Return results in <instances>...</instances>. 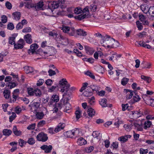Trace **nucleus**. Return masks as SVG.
<instances>
[{"instance_id":"f257e3e1","label":"nucleus","mask_w":154,"mask_h":154,"mask_svg":"<svg viewBox=\"0 0 154 154\" xmlns=\"http://www.w3.org/2000/svg\"><path fill=\"white\" fill-rule=\"evenodd\" d=\"M59 87L61 88L60 91L63 92L62 95L63 98L64 99L65 96H68L66 100H69L71 95V93L69 92V87L70 85L68 83L66 79H63L59 82Z\"/></svg>"},{"instance_id":"f03ea898","label":"nucleus","mask_w":154,"mask_h":154,"mask_svg":"<svg viewBox=\"0 0 154 154\" xmlns=\"http://www.w3.org/2000/svg\"><path fill=\"white\" fill-rule=\"evenodd\" d=\"M65 96L64 99L63 98L61 100L60 102L57 104L53 109V113H57V112H58V114L57 115V117H55L56 118L60 116H61V113L60 110L63 106V104L65 102Z\"/></svg>"},{"instance_id":"7ed1b4c3","label":"nucleus","mask_w":154,"mask_h":154,"mask_svg":"<svg viewBox=\"0 0 154 154\" xmlns=\"http://www.w3.org/2000/svg\"><path fill=\"white\" fill-rule=\"evenodd\" d=\"M82 13H83V14L76 16L75 17V18L79 20H81L84 19L88 18L89 13L88 7H86L83 10L82 9Z\"/></svg>"},{"instance_id":"20e7f679","label":"nucleus","mask_w":154,"mask_h":154,"mask_svg":"<svg viewBox=\"0 0 154 154\" xmlns=\"http://www.w3.org/2000/svg\"><path fill=\"white\" fill-rule=\"evenodd\" d=\"M36 139L38 141L45 142L48 140V137L46 134L43 132H41L37 135Z\"/></svg>"},{"instance_id":"39448f33","label":"nucleus","mask_w":154,"mask_h":154,"mask_svg":"<svg viewBox=\"0 0 154 154\" xmlns=\"http://www.w3.org/2000/svg\"><path fill=\"white\" fill-rule=\"evenodd\" d=\"M25 44V41L23 39H20L17 43L14 44V48L16 49H21L23 48Z\"/></svg>"},{"instance_id":"423d86ee","label":"nucleus","mask_w":154,"mask_h":154,"mask_svg":"<svg viewBox=\"0 0 154 154\" xmlns=\"http://www.w3.org/2000/svg\"><path fill=\"white\" fill-rule=\"evenodd\" d=\"M130 114L131 115L133 118L135 119H137L141 116V115H143V112H141L140 110H139V112L137 111H132L130 112Z\"/></svg>"},{"instance_id":"0eeeda50","label":"nucleus","mask_w":154,"mask_h":154,"mask_svg":"<svg viewBox=\"0 0 154 154\" xmlns=\"http://www.w3.org/2000/svg\"><path fill=\"white\" fill-rule=\"evenodd\" d=\"M32 107H31L30 110L32 111L35 113L37 112V110L39 108L40 105V103L39 102H34L32 104Z\"/></svg>"},{"instance_id":"6e6552de","label":"nucleus","mask_w":154,"mask_h":154,"mask_svg":"<svg viewBox=\"0 0 154 154\" xmlns=\"http://www.w3.org/2000/svg\"><path fill=\"white\" fill-rule=\"evenodd\" d=\"M40 148L42 149L45 150V152L49 153L51 152L52 149V146L51 145L49 146L47 145H44L41 146Z\"/></svg>"},{"instance_id":"1a4fd4ad","label":"nucleus","mask_w":154,"mask_h":154,"mask_svg":"<svg viewBox=\"0 0 154 154\" xmlns=\"http://www.w3.org/2000/svg\"><path fill=\"white\" fill-rule=\"evenodd\" d=\"M85 49L86 51V52L87 54H90L92 55L95 51V50L94 48L90 46L85 45L84 46Z\"/></svg>"},{"instance_id":"9d476101","label":"nucleus","mask_w":154,"mask_h":154,"mask_svg":"<svg viewBox=\"0 0 154 154\" xmlns=\"http://www.w3.org/2000/svg\"><path fill=\"white\" fill-rule=\"evenodd\" d=\"M38 48V46L36 44H32L30 46V49L29 50V53L31 52L32 54H33L36 53V51L35 50Z\"/></svg>"},{"instance_id":"9b49d317","label":"nucleus","mask_w":154,"mask_h":154,"mask_svg":"<svg viewBox=\"0 0 154 154\" xmlns=\"http://www.w3.org/2000/svg\"><path fill=\"white\" fill-rule=\"evenodd\" d=\"M67 96V97L65 96V99H66V101L65 103H64L63 104L64 108V110L63 111L64 112H67V111L70 109L71 107L70 104L68 102V101L69 100H66L67 97H68V96Z\"/></svg>"},{"instance_id":"f8f14e48","label":"nucleus","mask_w":154,"mask_h":154,"mask_svg":"<svg viewBox=\"0 0 154 154\" xmlns=\"http://www.w3.org/2000/svg\"><path fill=\"white\" fill-rule=\"evenodd\" d=\"M88 87L89 89H92V92L95 91L97 92L100 90V88L99 86L96 85H91Z\"/></svg>"},{"instance_id":"ddd939ff","label":"nucleus","mask_w":154,"mask_h":154,"mask_svg":"<svg viewBox=\"0 0 154 154\" xmlns=\"http://www.w3.org/2000/svg\"><path fill=\"white\" fill-rule=\"evenodd\" d=\"M61 1H53L51 3L50 7H51L52 8L55 9L57 8L59 6V4H60Z\"/></svg>"},{"instance_id":"4468645a","label":"nucleus","mask_w":154,"mask_h":154,"mask_svg":"<svg viewBox=\"0 0 154 154\" xmlns=\"http://www.w3.org/2000/svg\"><path fill=\"white\" fill-rule=\"evenodd\" d=\"M78 132L77 131H74L73 130L66 132L65 135L68 137H72L74 135H76V134Z\"/></svg>"},{"instance_id":"2eb2a0df","label":"nucleus","mask_w":154,"mask_h":154,"mask_svg":"<svg viewBox=\"0 0 154 154\" xmlns=\"http://www.w3.org/2000/svg\"><path fill=\"white\" fill-rule=\"evenodd\" d=\"M76 32L78 35L80 36H85L87 35L86 32L82 29H78L76 30Z\"/></svg>"},{"instance_id":"dca6fc26","label":"nucleus","mask_w":154,"mask_h":154,"mask_svg":"<svg viewBox=\"0 0 154 154\" xmlns=\"http://www.w3.org/2000/svg\"><path fill=\"white\" fill-rule=\"evenodd\" d=\"M87 88H88L86 90L84 91L83 92V95L85 97H90L93 95V92L91 91L90 89L88 88V87Z\"/></svg>"},{"instance_id":"f3484780","label":"nucleus","mask_w":154,"mask_h":154,"mask_svg":"<svg viewBox=\"0 0 154 154\" xmlns=\"http://www.w3.org/2000/svg\"><path fill=\"white\" fill-rule=\"evenodd\" d=\"M24 38L26 43L28 44H31L32 43V41L31 39V36L30 34H27L26 35H25L24 37Z\"/></svg>"},{"instance_id":"a211bd4d","label":"nucleus","mask_w":154,"mask_h":154,"mask_svg":"<svg viewBox=\"0 0 154 154\" xmlns=\"http://www.w3.org/2000/svg\"><path fill=\"white\" fill-rule=\"evenodd\" d=\"M17 36V35L16 34H14L12 35L11 37H9V44L11 45L15 44L14 40L15 39V37Z\"/></svg>"},{"instance_id":"6ab92c4d","label":"nucleus","mask_w":154,"mask_h":154,"mask_svg":"<svg viewBox=\"0 0 154 154\" xmlns=\"http://www.w3.org/2000/svg\"><path fill=\"white\" fill-rule=\"evenodd\" d=\"M87 112L88 116H89V117L91 118L94 115L95 113V111H94V110L91 107L88 108L87 111Z\"/></svg>"},{"instance_id":"aec40b11","label":"nucleus","mask_w":154,"mask_h":154,"mask_svg":"<svg viewBox=\"0 0 154 154\" xmlns=\"http://www.w3.org/2000/svg\"><path fill=\"white\" fill-rule=\"evenodd\" d=\"M78 144L80 146L83 145L87 143V141L83 137L79 138L77 141Z\"/></svg>"},{"instance_id":"412c9836","label":"nucleus","mask_w":154,"mask_h":154,"mask_svg":"<svg viewBox=\"0 0 154 154\" xmlns=\"http://www.w3.org/2000/svg\"><path fill=\"white\" fill-rule=\"evenodd\" d=\"M125 90L126 91L127 93H128L126 96V99H131L134 95V92L130 90L126 89H125Z\"/></svg>"},{"instance_id":"4be33fe9","label":"nucleus","mask_w":154,"mask_h":154,"mask_svg":"<svg viewBox=\"0 0 154 154\" xmlns=\"http://www.w3.org/2000/svg\"><path fill=\"white\" fill-rule=\"evenodd\" d=\"M24 69L27 74L31 73L33 72V69L32 67L26 66L24 67Z\"/></svg>"},{"instance_id":"5701e85b","label":"nucleus","mask_w":154,"mask_h":154,"mask_svg":"<svg viewBox=\"0 0 154 154\" xmlns=\"http://www.w3.org/2000/svg\"><path fill=\"white\" fill-rule=\"evenodd\" d=\"M99 103L102 107H105L107 106V100L106 99L103 98L99 101Z\"/></svg>"},{"instance_id":"b1692460","label":"nucleus","mask_w":154,"mask_h":154,"mask_svg":"<svg viewBox=\"0 0 154 154\" xmlns=\"http://www.w3.org/2000/svg\"><path fill=\"white\" fill-rule=\"evenodd\" d=\"M12 15L14 17V18L16 20H19L21 17V13L19 12H15L13 13Z\"/></svg>"},{"instance_id":"393cba45","label":"nucleus","mask_w":154,"mask_h":154,"mask_svg":"<svg viewBox=\"0 0 154 154\" xmlns=\"http://www.w3.org/2000/svg\"><path fill=\"white\" fill-rule=\"evenodd\" d=\"M44 5L43 2H40L38 3L37 5L34 6L35 8L36 11H38L41 9Z\"/></svg>"},{"instance_id":"a878e982","label":"nucleus","mask_w":154,"mask_h":154,"mask_svg":"<svg viewBox=\"0 0 154 154\" xmlns=\"http://www.w3.org/2000/svg\"><path fill=\"white\" fill-rule=\"evenodd\" d=\"M65 127V124L64 123H60L59 125L57 126L55 129V131L56 132H58L63 129Z\"/></svg>"},{"instance_id":"bb28decb","label":"nucleus","mask_w":154,"mask_h":154,"mask_svg":"<svg viewBox=\"0 0 154 154\" xmlns=\"http://www.w3.org/2000/svg\"><path fill=\"white\" fill-rule=\"evenodd\" d=\"M134 94L133 96L134 102H132L133 103H134L135 102H138L140 100V97L136 93V91H134Z\"/></svg>"},{"instance_id":"cd10ccee","label":"nucleus","mask_w":154,"mask_h":154,"mask_svg":"<svg viewBox=\"0 0 154 154\" xmlns=\"http://www.w3.org/2000/svg\"><path fill=\"white\" fill-rule=\"evenodd\" d=\"M110 42H111V43H109V42H107L106 44H108L107 45V47L108 48H111L114 47V42H115V40L114 39H110L109 40Z\"/></svg>"},{"instance_id":"c85d7f7f","label":"nucleus","mask_w":154,"mask_h":154,"mask_svg":"<svg viewBox=\"0 0 154 154\" xmlns=\"http://www.w3.org/2000/svg\"><path fill=\"white\" fill-rule=\"evenodd\" d=\"M141 77L142 79L146 81L148 83H150L152 79L150 77L142 75Z\"/></svg>"},{"instance_id":"c756f323","label":"nucleus","mask_w":154,"mask_h":154,"mask_svg":"<svg viewBox=\"0 0 154 154\" xmlns=\"http://www.w3.org/2000/svg\"><path fill=\"white\" fill-rule=\"evenodd\" d=\"M34 94L36 97H40L42 95V92L39 89L36 88L34 89Z\"/></svg>"},{"instance_id":"7c9ffc66","label":"nucleus","mask_w":154,"mask_h":154,"mask_svg":"<svg viewBox=\"0 0 154 154\" xmlns=\"http://www.w3.org/2000/svg\"><path fill=\"white\" fill-rule=\"evenodd\" d=\"M10 93V91L8 90H5L3 93L5 97L7 99H8L9 98Z\"/></svg>"},{"instance_id":"2f4dec72","label":"nucleus","mask_w":154,"mask_h":154,"mask_svg":"<svg viewBox=\"0 0 154 154\" xmlns=\"http://www.w3.org/2000/svg\"><path fill=\"white\" fill-rule=\"evenodd\" d=\"M146 102L149 105L154 107V99H153L149 98L146 100Z\"/></svg>"},{"instance_id":"473e14b6","label":"nucleus","mask_w":154,"mask_h":154,"mask_svg":"<svg viewBox=\"0 0 154 154\" xmlns=\"http://www.w3.org/2000/svg\"><path fill=\"white\" fill-rule=\"evenodd\" d=\"M36 118L39 119H42L44 116L43 112H36Z\"/></svg>"},{"instance_id":"72a5a7b5","label":"nucleus","mask_w":154,"mask_h":154,"mask_svg":"<svg viewBox=\"0 0 154 154\" xmlns=\"http://www.w3.org/2000/svg\"><path fill=\"white\" fill-rule=\"evenodd\" d=\"M12 131L9 129H5L3 131V134L5 135L8 136L10 135Z\"/></svg>"},{"instance_id":"f704fd0d","label":"nucleus","mask_w":154,"mask_h":154,"mask_svg":"<svg viewBox=\"0 0 154 154\" xmlns=\"http://www.w3.org/2000/svg\"><path fill=\"white\" fill-rule=\"evenodd\" d=\"M151 125V122L149 120L147 121L144 123V128L145 129H146L147 128H149Z\"/></svg>"},{"instance_id":"c9c22d12","label":"nucleus","mask_w":154,"mask_h":154,"mask_svg":"<svg viewBox=\"0 0 154 154\" xmlns=\"http://www.w3.org/2000/svg\"><path fill=\"white\" fill-rule=\"evenodd\" d=\"M148 11L151 16L154 17V6L150 7Z\"/></svg>"},{"instance_id":"e433bc0d","label":"nucleus","mask_w":154,"mask_h":154,"mask_svg":"<svg viewBox=\"0 0 154 154\" xmlns=\"http://www.w3.org/2000/svg\"><path fill=\"white\" fill-rule=\"evenodd\" d=\"M51 100L52 101H53L54 102H57L59 100V97L56 95H53L51 97Z\"/></svg>"},{"instance_id":"4c0bfd02","label":"nucleus","mask_w":154,"mask_h":154,"mask_svg":"<svg viewBox=\"0 0 154 154\" xmlns=\"http://www.w3.org/2000/svg\"><path fill=\"white\" fill-rule=\"evenodd\" d=\"M68 33L70 36L74 35L75 34V31L74 28L72 27L70 29Z\"/></svg>"},{"instance_id":"58836bf2","label":"nucleus","mask_w":154,"mask_h":154,"mask_svg":"<svg viewBox=\"0 0 154 154\" xmlns=\"http://www.w3.org/2000/svg\"><path fill=\"white\" fill-rule=\"evenodd\" d=\"M118 140L122 143L125 142L128 140L125 135L119 137Z\"/></svg>"},{"instance_id":"ea45409f","label":"nucleus","mask_w":154,"mask_h":154,"mask_svg":"<svg viewBox=\"0 0 154 154\" xmlns=\"http://www.w3.org/2000/svg\"><path fill=\"white\" fill-rule=\"evenodd\" d=\"M82 11V8L80 7H76L74 10V13L77 14H81Z\"/></svg>"},{"instance_id":"a19ab883","label":"nucleus","mask_w":154,"mask_h":154,"mask_svg":"<svg viewBox=\"0 0 154 154\" xmlns=\"http://www.w3.org/2000/svg\"><path fill=\"white\" fill-rule=\"evenodd\" d=\"M16 117V115L15 113L14 112H12L11 116H10L9 118V122H12V121L15 119Z\"/></svg>"},{"instance_id":"79ce46f5","label":"nucleus","mask_w":154,"mask_h":154,"mask_svg":"<svg viewBox=\"0 0 154 154\" xmlns=\"http://www.w3.org/2000/svg\"><path fill=\"white\" fill-rule=\"evenodd\" d=\"M104 68L101 66H99L97 68V71L99 73H103Z\"/></svg>"},{"instance_id":"37998d69","label":"nucleus","mask_w":154,"mask_h":154,"mask_svg":"<svg viewBox=\"0 0 154 154\" xmlns=\"http://www.w3.org/2000/svg\"><path fill=\"white\" fill-rule=\"evenodd\" d=\"M129 80V79L128 78H123L122 80L121 84L123 85H125L127 84Z\"/></svg>"},{"instance_id":"c03bdc74","label":"nucleus","mask_w":154,"mask_h":154,"mask_svg":"<svg viewBox=\"0 0 154 154\" xmlns=\"http://www.w3.org/2000/svg\"><path fill=\"white\" fill-rule=\"evenodd\" d=\"M60 28L63 30V31L65 33H68L70 29L69 27L65 26H63V27H61Z\"/></svg>"},{"instance_id":"a18cd8bd","label":"nucleus","mask_w":154,"mask_h":154,"mask_svg":"<svg viewBox=\"0 0 154 154\" xmlns=\"http://www.w3.org/2000/svg\"><path fill=\"white\" fill-rule=\"evenodd\" d=\"M88 85V84L87 82L83 83L82 84V86L81 89L79 91L80 92H82L84 90H85L86 89Z\"/></svg>"},{"instance_id":"49530a36","label":"nucleus","mask_w":154,"mask_h":154,"mask_svg":"<svg viewBox=\"0 0 154 154\" xmlns=\"http://www.w3.org/2000/svg\"><path fill=\"white\" fill-rule=\"evenodd\" d=\"M25 3L26 4L25 7L29 9L34 7V5L33 4L29 3V2H27L26 3Z\"/></svg>"},{"instance_id":"de8ad7c7","label":"nucleus","mask_w":154,"mask_h":154,"mask_svg":"<svg viewBox=\"0 0 154 154\" xmlns=\"http://www.w3.org/2000/svg\"><path fill=\"white\" fill-rule=\"evenodd\" d=\"M27 92L28 94L30 96L34 95V90H33L32 88H27Z\"/></svg>"},{"instance_id":"09e8293b","label":"nucleus","mask_w":154,"mask_h":154,"mask_svg":"<svg viewBox=\"0 0 154 154\" xmlns=\"http://www.w3.org/2000/svg\"><path fill=\"white\" fill-rule=\"evenodd\" d=\"M122 110L123 111H125L126 109H128V110H129V109H128V103L126 104H122Z\"/></svg>"},{"instance_id":"8fccbe9b","label":"nucleus","mask_w":154,"mask_h":154,"mask_svg":"<svg viewBox=\"0 0 154 154\" xmlns=\"http://www.w3.org/2000/svg\"><path fill=\"white\" fill-rule=\"evenodd\" d=\"M73 53H75L76 55L79 57L82 56V52L79 51L78 49H74Z\"/></svg>"},{"instance_id":"3c124183","label":"nucleus","mask_w":154,"mask_h":154,"mask_svg":"<svg viewBox=\"0 0 154 154\" xmlns=\"http://www.w3.org/2000/svg\"><path fill=\"white\" fill-rule=\"evenodd\" d=\"M7 28L9 30H12L14 28V25L11 23H9L8 24Z\"/></svg>"},{"instance_id":"603ef678","label":"nucleus","mask_w":154,"mask_h":154,"mask_svg":"<svg viewBox=\"0 0 154 154\" xmlns=\"http://www.w3.org/2000/svg\"><path fill=\"white\" fill-rule=\"evenodd\" d=\"M136 25L138 30H141L143 28V26L142 25L141 23L139 21H137L136 22Z\"/></svg>"},{"instance_id":"864d4df0","label":"nucleus","mask_w":154,"mask_h":154,"mask_svg":"<svg viewBox=\"0 0 154 154\" xmlns=\"http://www.w3.org/2000/svg\"><path fill=\"white\" fill-rule=\"evenodd\" d=\"M133 126L132 124L130 125H125L124 127L125 128V130L128 131H129L131 129V127Z\"/></svg>"},{"instance_id":"5fc2aeb1","label":"nucleus","mask_w":154,"mask_h":154,"mask_svg":"<svg viewBox=\"0 0 154 154\" xmlns=\"http://www.w3.org/2000/svg\"><path fill=\"white\" fill-rule=\"evenodd\" d=\"M35 140L33 138H31L29 139L28 140V143L30 145H33L35 143Z\"/></svg>"},{"instance_id":"6e6d98bb","label":"nucleus","mask_w":154,"mask_h":154,"mask_svg":"<svg viewBox=\"0 0 154 154\" xmlns=\"http://www.w3.org/2000/svg\"><path fill=\"white\" fill-rule=\"evenodd\" d=\"M148 151L147 149L140 148V154H146L148 152Z\"/></svg>"},{"instance_id":"4d7b16f0","label":"nucleus","mask_w":154,"mask_h":154,"mask_svg":"<svg viewBox=\"0 0 154 154\" xmlns=\"http://www.w3.org/2000/svg\"><path fill=\"white\" fill-rule=\"evenodd\" d=\"M95 98L94 96H92L90 98H89L88 100V103L91 105L93 104L95 102Z\"/></svg>"},{"instance_id":"13d9d810","label":"nucleus","mask_w":154,"mask_h":154,"mask_svg":"<svg viewBox=\"0 0 154 154\" xmlns=\"http://www.w3.org/2000/svg\"><path fill=\"white\" fill-rule=\"evenodd\" d=\"M94 148L93 146H91L89 147H87L85 148V150L87 153L91 152L94 149Z\"/></svg>"},{"instance_id":"bf43d9fd","label":"nucleus","mask_w":154,"mask_h":154,"mask_svg":"<svg viewBox=\"0 0 154 154\" xmlns=\"http://www.w3.org/2000/svg\"><path fill=\"white\" fill-rule=\"evenodd\" d=\"M5 5L6 8L10 10L12 7V5L9 2H7L5 4Z\"/></svg>"},{"instance_id":"052dcab7","label":"nucleus","mask_w":154,"mask_h":154,"mask_svg":"<svg viewBox=\"0 0 154 154\" xmlns=\"http://www.w3.org/2000/svg\"><path fill=\"white\" fill-rule=\"evenodd\" d=\"M35 123L29 125L27 127V129L29 130H33L35 129Z\"/></svg>"},{"instance_id":"680f3d73","label":"nucleus","mask_w":154,"mask_h":154,"mask_svg":"<svg viewBox=\"0 0 154 154\" xmlns=\"http://www.w3.org/2000/svg\"><path fill=\"white\" fill-rule=\"evenodd\" d=\"M17 85V84H16L15 82H11L8 85V86L10 87V89H12L16 86Z\"/></svg>"},{"instance_id":"e2e57ef3","label":"nucleus","mask_w":154,"mask_h":154,"mask_svg":"<svg viewBox=\"0 0 154 154\" xmlns=\"http://www.w3.org/2000/svg\"><path fill=\"white\" fill-rule=\"evenodd\" d=\"M44 82V80L42 79H40L37 82L36 85L38 86L42 85Z\"/></svg>"},{"instance_id":"0e129e2a","label":"nucleus","mask_w":154,"mask_h":154,"mask_svg":"<svg viewBox=\"0 0 154 154\" xmlns=\"http://www.w3.org/2000/svg\"><path fill=\"white\" fill-rule=\"evenodd\" d=\"M75 113L76 115V118L77 119H79L80 117V111L79 110H77L75 111Z\"/></svg>"},{"instance_id":"69168bd1","label":"nucleus","mask_w":154,"mask_h":154,"mask_svg":"<svg viewBox=\"0 0 154 154\" xmlns=\"http://www.w3.org/2000/svg\"><path fill=\"white\" fill-rule=\"evenodd\" d=\"M2 23H5L7 22V17L5 15H3L2 17Z\"/></svg>"},{"instance_id":"338daca9","label":"nucleus","mask_w":154,"mask_h":154,"mask_svg":"<svg viewBox=\"0 0 154 154\" xmlns=\"http://www.w3.org/2000/svg\"><path fill=\"white\" fill-rule=\"evenodd\" d=\"M26 142L23 140L20 139L19 141V144L21 147H22L24 144H26Z\"/></svg>"},{"instance_id":"774afa93","label":"nucleus","mask_w":154,"mask_h":154,"mask_svg":"<svg viewBox=\"0 0 154 154\" xmlns=\"http://www.w3.org/2000/svg\"><path fill=\"white\" fill-rule=\"evenodd\" d=\"M31 31V29L30 27H27L23 29L22 30V32H30Z\"/></svg>"}]
</instances>
